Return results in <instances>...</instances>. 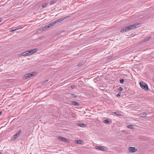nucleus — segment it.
I'll use <instances>...</instances> for the list:
<instances>
[{
    "label": "nucleus",
    "instance_id": "16",
    "mask_svg": "<svg viewBox=\"0 0 154 154\" xmlns=\"http://www.w3.org/2000/svg\"><path fill=\"white\" fill-rule=\"evenodd\" d=\"M127 127L130 129H134L133 125H128L127 126Z\"/></svg>",
    "mask_w": 154,
    "mask_h": 154
},
{
    "label": "nucleus",
    "instance_id": "18",
    "mask_svg": "<svg viewBox=\"0 0 154 154\" xmlns=\"http://www.w3.org/2000/svg\"><path fill=\"white\" fill-rule=\"evenodd\" d=\"M57 1L56 0H53L51 1L50 3V5H52L55 3Z\"/></svg>",
    "mask_w": 154,
    "mask_h": 154
},
{
    "label": "nucleus",
    "instance_id": "17",
    "mask_svg": "<svg viewBox=\"0 0 154 154\" xmlns=\"http://www.w3.org/2000/svg\"><path fill=\"white\" fill-rule=\"evenodd\" d=\"M147 115V114L145 113V114H140V116L141 117H145Z\"/></svg>",
    "mask_w": 154,
    "mask_h": 154
},
{
    "label": "nucleus",
    "instance_id": "5",
    "mask_svg": "<svg viewBox=\"0 0 154 154\" xmlns=\"http://www.w3.org/2000/svg\"><path fill=\"white\" fill-rule=\"evenodd\" d=\"M34 73H29L26 74L24 75V79H28V78L31 77L32 76L34 75L33 74Z\"/></svg>",
    "mask_w": 154,
    "mask_h": 154
},
{
    "label": "nucleus",
    "instance_id": "22",
    "mask_svg": "<svg viewBox=\"0 0 154 154\" xmlns=\"http://www.w3.org/2000/svg\"><path fill=\"white\" fill-rule=\"evenodd\" d=\"M24 27L22 26H20L17 27V30H18L20 29H21L23 28Z\"/></svg>",
    "mask_w": 154,
    "mask_h": 154
},
{
    "label": "nucleus",
    "instance_id": "8",
    "mask_svg": "<svg viewBox=\"0 0 154 154\" xmlns=\"http://www.w3.org/2000/svg\"><path fill=\"white\" fill-rule=\"evenodd\" d=\"M128 150L130 152H134L137 149L134 147H130L129 148Z\"/></svg>",
    "mask_w": 154,
    "mask_h": 154
},
{
    "label": "nucleus",
    "instance_id": "4",
    "mask_svg": "<svg viewBox=\"0 0 154 154\" xmlns=\"http://www.w3.org/2000/svg\"><path fill=\"white\" fill-rule=\"evenodd\" d=\"M21 132V130H19L17 133L16 134L14 135L13 138H12V140H15L17 137L20 135V133Z\"/></svg>",
    "mask_w": 154,
    "mask_h": 154
},
{
    "label": "nucleus",
    "instance_id": "20",
    "mask_svg": "<svg viewBox=\"0 0 154 154\" xmlns=\"http://www.w3.org/2000/svg\"><path fill=\"white\" fill-rule=\"evenodd\" d=\"M151 38V37H148L146 38H145V39L144 41L145 42L147 41L148 40H149V39H150Z\"/></svg>",
    "mask_w": 154,
    "mask_h": 154
},
{
    "label": "nucleus",
    "instance_id": "31",
    "mask_svg": "<svg viewBox=\"0 0 154 154\" xmlns=\"http://www.w3.org/2000/svg\"><path fill=\"white\" fill-rule=\"evenodd\" d=\"M71 87L72 89H73L75 88V86L73 85H72L71 86Z\"/></svg>",
    "mask_w": 154,
    "mask_h": 154
},
{
    "label": "nucleus",
    "instance_id": "9",
    "mask_svg": "<svg viewBox=\"0 0 154 154\" xmlns=\"http://www.w3.org/2000/svg\"><path fill=\"white\" fill-rule=\"evenodd\" d=\"M72 104L75 106H78L79 105V103H78L74 101H72Z\"/></svg>",
    "mask_w": 154,
    "mask_h": 154
},
{
    "label": "nucleus",
    "instance_id": "29",
    "mask_svg": "<svg viewBox=\"0 0 154 154\" xmlns=\"http://www.w3.org/2000/svg\"><path fill=\"white\" fill-rule=\"evenodd\" d=\"M72 96L73 97H77L76 95L75 94H73Z\"/></svg>",
    "mask_w": 154,
    "mask_h": 154
},
{
    "label": "nucleus",
    "instance_id": "11",
    "mask_svg": "<svg viewBox=\"0 0 154 154\" xmlns=\"http://www.w3.org/2000/svg\"><path fill=\"white\" fill-rule=\"evenodd\" d=\"M83 141L81 140H77L75 141V143L77 144H82Z\"/></svg>",
    "mask_w": 154,
    "mask_h": 154
},
{
    "label": "nucleus",
    "instance_id": "7",
    "mask_svg": "<svg viewBox=\"0 0 154 154\" xmlns=\"http://www.w3.org/2000/svg\"><path fill=\"white\" fill-rule=\"evenodd\" d=\"M95 148L97 149H99L103 151L105 150L106 147L104 146H96Z\"/></svg>",
    "mask_w": 154,
    "mask_h": 154
},
{
    "label": "nucleus",
    "instance_id": "28",
    "mask_svg": "<svg viewBox=\"0 0 154 154\" xmlns=\"http://www.w3.org/2000/svg\"><path fill=\"white\" fill-rule=\"evenodd\" d=\"M17 30V28L15 29H11V30L10 31V32H14V31H15L16 30Z\"/></svg>",
    "mask_w": 154,
    "mask_h": 154
},
{
    "label": "nucleus",
    "instance_id": "12",
    "mask_svg": "<svg viewBox=\"0 0 154 154\" xmlns=\"http://www.w3.org/2000/svg\"><path fill=\"white\" fill-rule=\"evenodd\" d=\"M78 125L79 126H80L81 127H83V128H85L86 127V125H85V124H83L79 123L78 124Z\"/></svg>",
    "mask_w": 154,
    "mask_h": 154
},
{
    "label": "nucleus",
    "instance_id": "32",
    "mask_svg": "<svg viewBox=\"0 0 154 154\" xmlns=\"http://www.w3.org/2000/svg\"><path fill=\"white\" fill-rule=\"evenodd\" d=\"M2 21V18H0V22Z\"/></svg>",
    "mask_w": 154,
    "mask_h": 154
},
{
    "label": "nucleus",
    "instance_id": "27",
    "mask_svg": "<svg viewBox=\"0 0 154 154\" xmlns=\"http://www.w3.org/2000/svg\"><path fill=\"white\" fill-rule=\"evenodd\" d=\"M48 81V80H45V81H44L43 82V84H44L45 83L47 82Z\"/></svg>",
    "mask_w": 154,
    "mask_h": 154
},
{
    "label": "nucleus",
    "instance_id": "19",
    "mask_svg": "<svg viewBox=\"0 0 154 154\" xmlns=\"http://www.w3.org/2000/svg\"><path fill=\"white\" fill-rule=\"evenodd\" d=\"M113 113L117 116H119L121 115V114H120V113L118 112H114Z\"/></svg>",
    "mask_w": 154,
    "mask_h": 154
},
{
    "label": "nucleus",
    "instance_id": "6",
    "mask_svg": "<svg viewBox=\"0 0 154 154\" xmlns=\"http://www.w3.org/2000/svg\"><path fill=\"white\" fill-rule=\"evenodd\" d=\"M58 138L60 140H61L63 142H65L66 143H69V140L68 139L61 136H59Z\"/></svg>",
    "mask_w": 154,
    "mask_h": 154
},
{
    "label": "nucleus",
    "instance_id": "1",
    "mask_svg": "<svg viewBox=\"0 0 154 154\" xmlns=\"http://www.w3.org/2000/svg\"><path fill=\"white\" fill-rule=\"evenodd\" d=\"M139 24H135L133 25H130L125 27L122 29L121 30V32H125L129 31L139 26Z\"/></svg>",
    "mask_w": 154,
    "mask_h": 154
},
{
    "label": "nucleus",
    "instance_id": "13",
    "mask_svg": "<svg viewBox=\"0 0 154 154\" xmlns=\"http://www.w3.org/2000/svg\"><path fill=\"white\" fill-rule=\"evenodd\" d=\"M55 24V23L54 21L53 22L48 24V26H49L50 27H52L53 26H54Z\"/></svg>",
    "mask_w": 154,
    "mask_h": 154
},
{
    "label": "nucleus",
    "instance_id": "25",
    "mask_svg": "<svg viewBox=\"0 0 154 154\" xmlns=\"http://www.w3.org/2000/svg\"><path fill=\"white\" fill-rule=\"evenodd\" d=\"M124 82V80L123 79H121L120 80V82L121 83H122Z\"/></svg>",
    "mask_w": 154,
    "mask_h": 154
},
{
    "label": "nucleus",
    "instance_id": "24",
    "mask_svg": "<svg viewBox=\"0 0 154 154\" xmlns=\"http://www.w3.org/2000/svg\"><path fill=\"white\" fill-rule=\"evenodd\" d=\"M70 17L69 16H67L65 17H64L62 18L63 19V20L64 19Z\"/></svg>",
    "mask_w": 154,
    "mask_h": 154
},
{
    "label": "nucleus",
    "instance_id": "33",
    "mask_svg": "<svg viewBox=\"0 0 154 154\" xmlns=\"http://www.w3.org/2000/svg\"><path fill=\"white\" fill-rule=\"evenodd\" d=\"M2 111H0V115L2 114Z\"/></svg>",
    "mask_w": 154,
    "mask_h": 154
},
{
    "label": "nucleus",
    "instance_id": "10",
    "mask_svg": "<svg viewBox=\"0 0 154 154\" xmlns=\"http://www.w3.org/2000/svg\"><path fill=\"white\" fill-rule=\"evenodd\" d=\"M63 19L61 18L59 19H58V20L54 21L55 24L57 23H60L61 21L63 20Z\"/></svg>",
    "mask_w": 154,
    "mask_h": 154
},
{
    "label": "nucleus",
    "instance_id": "30",
    "mask_svg": "<svg viewBox=\"0 0 154 154\" xmlns=\"http://www.w3.org/2000/svg\"><path fill=\"white\" fill-rule=\"evenodd\" d=\"M118 96H121V93H119L117 95Z\"/></svg>",
    "mask_w": 154,
    "mask_h": 154
},
{
    "label": "nucleus",
    "instance_id": "3",
    "mask_svg": "<svg viewBox=\"0 0 154 154\" xmlns=\"http://www.w3.org/2000/svg\"><path fill=\"white\" fill-rule=\"evenodd\" d=\"M140 85L141 88L145 90H148V88L147 85L143 82H141Z\"/></svg>",
    "mask_w": 154,
    "mask_h": 154
},
{
    "label": "nucleus",
    "instance_id": "23",
    "mask_svg": "<svg viewBox=\"0 0 154 154\" xmlns=\"http://www.w3.org/2000/svg\"><path fill=\"white\" fill-rule=\"evenodd\" d=\"M47 5V4L46 3H45L43 4L42 5V7L43 8H45Z\"/></svg>",
    "mask_w": 154,
    "mask_h": 154
},
{
    "label": "nucleus",
    "instance_id": "15",
    "mask_svg": "<svg viewBox=\"0 0 154 154\" xmlns=\"http://www.w3.org/2000/svg\"><path fill=\"white\" fill-rule=\"evenodd\" d=\"M48 26V24L47 25L45 26L44 27H42V30H45V29H47L48 28H49L50 27H49Z\"/></svg>",
    "mask_w": 154,
    "mask_h": 154
},
{
    "label": "nucleus",
    "instance_id": "14",
    "mask_svg": "<svg viewBox=\"0 0 154 154\" xmlns=\"http://www.w3.org/2000/svg\"><path fill=\"white\" fill-rule=\"evenodd\" d=\"M85 63V61L81 62L78 64L77 66L78 67H80L84 64Z\"/></svg>",
    "mask_w": 154,
    "mask_h": 154
},
{
    "label": "nucleus",
    "instance_id": "26",
    "mask_svg": "<svg viewBox=\"0 0 154 154\" xmlns=\"http://www.w3.org/2000/svg\"><path fill=\"white\" fill-rule=\"evenodd\" d=\"M119 90L120 91H122L123 90V88L120 87L119 88Z\"/></svg>",
    "mask_w": 154,
    "mask_h": 154
},
{
    "label": "nucleus",
    "instance_id": "2",
    "mask_svg": "<svg viewBox=\"0 0 154 154\" xmlns=\"http://www.w3.org/2000/svg\"><path fill=\"white\" fill-rule=\"evenodd\" d=\"M37 50L38 49L37 48L23 52L20 54V56H29L36 52Z\"/></svg>",
    "mask_w": 154,
    "mask_h": 154
},
{
    "label": "nucleus",
    "instance_id": "21",
    "mask_svg": "<svg viewBox=\"0 0 154 154\" xmlns=\"http://www.w3.org/2000/svg\"><path fill=\"white\" fill-rule=\"evenodd\" d=\"M104 122L105 123H109V121L108 119H106L104 121Z\"/></svg>",
    "mask_w": 154,
    "mask_h": 154
}]
</instances>
